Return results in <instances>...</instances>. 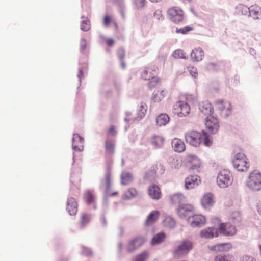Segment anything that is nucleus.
I'll list each match as a JSON object with an SVG mask.
<instances>
[{
  "mask_svg": "<svg viewBox=\"0 0 261 261\" xmlns=\"http://www.w3.org/2000/svg\"><path fill=\"white\" fill-rule=\"evenodd\" d=\"M185 137L186 142L194 147H198L201 143L206 146L212 144L209 135L204 131L191 130L185 134Z\"/></svg>",
  "mask_w": 261,
  "mask_h": 261,
  "instance_id": "nucleus-1",
  "label": "nucleus"
},
{
  "mask_svg": "<svg viewBox=\"0 0 261 261\" xmlns=\"http://www.w3.org/2000/svg\"><path fill=\"white\" fill-rule=\"evenodd\" d=\"M247 187L251 190L258 191L261 190V173L253 171L248 176L246 182Z\"/></svg>",
  "mask_w": 261,
  "mask_h": 261,
  "instance_id": "nucleus-2",
  "label": "nucleus"
},
{
  "mask_svg": "<svg viewBox=\"0 0 261 261\" xmlns=\"http://www.w3.org/2000/svg\"><path fill=\"white\" fill-rule=\"evenodd\" d=\"M232 163L234 168L241 172L247 171L250 166L247 158L243 153L236 154L233 159Z\"/></svg>",
  "mask_w": 261,
  "mask_h": 261,
  "instance_id": "nucleus-3",
  "label": "nucleus"
},
{
  "mask_svg": "<svg viewBox=\"0 0 261 261\" xmlns=\"http://www.w3.org/2000/svg\"><path fill=\"white\" fill-rule=\"evenodd\" d=\"M232 182V174L230 171L223 169L219 172L217 178V183L219 187H227L231 184Z\"/></svg>",
  "mask_w": 261,
  "mask_h": 261,
  "instance_id": "nucleus-4",
  "label": "nucleus"
},
{
  "mask_svg": "<svg viewBox=\"0 0 261 261\" xmlns=\"http://www.w3.org/2000/svg\"><path fill=\"white\" fill-rule=\"evenodd\" d=\"M192 243L189 240H184L173 252L174 257H181L188 253L192 248Z\"/></svg>",
  "mask_w": 261,
  "mask_h": 261,
  "instance_id": "nucleus-5",
  "label": "nucleus"
},
{
  "mask_svg": "<svg viewBox=\"0 0 261 261\" xmlns=\"http://www.w3.org/2000/svg\"><path fill=\"white\" fill-rule=\"evenodd\" d=\"M173 112L178 117L186 116L190 112V106L187 102L178 101L173 105Z\"/></svg>",
  "mask_w": 261,
  "mask_h": 261,
  "instance_id": "nucleus-6",
  "label": "nucleus"
},
{
  "mask_svg": "<svg viewBox=\"0 0 261 261\" xmlns=\"http://www.w3.org/2000/svg\"><path fill=\"white\" fill-rule=\"evenodd\" d=\"M169 19L175 23H179L184 19L183 11L177 7H173L168 10Z\"/></svg>",
  "mask_w": 261,
  "mask_h": 261,
  "instance_id": "nucleus-7",
  "label": "nucleus"
},
{
  "mask_svg": "<svg viewBox=\"0 0 261 261\" xmlns=\"http://www.w3.org/2000/svg\"><path fill=\"white\" fill-rule=\"evenodd\" d=\"M164 171V166L161 164H153L146 173L145 177L148 179H153L156 176L163 174Z\"/></svg>",
  "mask_w": 261,
  "mask_h": 261,
  "instance_id": "nucleus-8",
  "label": "nucleus"
},
{
  "mask_svg": "<svg viewBox=\"0 0 261 261\" xmlns=\"http://www.w3.org/2000/svg\"><path fill=\"white\" fill-rule=\"evenodd\" d=\"M205 217L200 214L193 215L189 217L188 222L193 227H201L205 223Z\"/></svg>",
  "mask_w": 261,
  "mask_h": 261,
  "instance_id": "nucleus-9",
  "label": "nucleus"
},
{
  "mask_svg": "<svg viewBox=\"0 0 261 261\" xmlns=\"http://www.w3.org/2000/svg\"><path fill=\"white\" fill-rule=\"evenodd\" d=\"M219 230L221 233L225 236H232L237 232L236 227L229 223H220Z\"/></svg>",
  "mask_w": 261,
  "mask_h": 261,
  "instance_id": "nucleus-10",
  "label": "nucleus"
},
{
  "mask_svg": "<svg viewBox=\"0 0 261 261\" xmlns=\"http://www.w3.org/2000/svg\"><path fill=\"white\" fill-rule=\"evenodd\" d=\"M145 242V239L141 236H137L132 239L128 243L127 249L132 252L141 247Z\"/></svg>",
  "mask_w": 261,
  "mask_h": 261,
  "instance_id": "nucleus-11",
  "label": "nucleus"
},
{
  "mask_svg": "<svg viewBox=\"0 0 261 261\" xmlns=\"http://www.w3.org/2000/svg\"><path fill=\"white\" fill-rule=\"evenodd\" d=\"M201 182L199 176L196 175H190L185 178V188L190 190L198 186Z\"/></svg>",
  "mask_w": 261,
  "mask_h": 261,
  "instance_id": "nucleus-12",
  "label": "nucleus"
},
{
  "mask_svg": "<svg viewBox=\"0 0 261 261\" xmlns=\"http://www.w3.org/2000/svg\"><path fill=\"white\" fill-rule=\"evenodd\" d=\"M216 107L220 110L222 115L227 116L231 112V106L229 102L218 100L216 102Z\"/></svg>",
  "mask_w": 261,
  "mask_h": 261,
  "instance_id": "nucleus-13",
  "label": "nucleus"
},
{
  "mask_svg": "<svg viewBox=\"0 0 261 261\" xmlns=\"http://www.w3.org/2000/svg\"><path fill=\"white\" fill-rule=\"evenodd\" d=\"M205 126L207 130L211 133H217L219 128V124L217 119L213 116L206 117Z\"/></svg>",
  "mask_w": 261,
  "mask_h": 261,
  "instance_id": "nucleus-14",
  "label": "nucleus"
},
{
  "mask_svg": "<svg viewBox=\"0 0 261 261\" xmlns=\"http://www.w3.org/2000/svg\"><path fill=\"white\" fill-rule=\"evenodd\" d=\"M84 139L78 134H74L72 138V148L77 151H83L84 149Z\"/></svg>",
  "mask_w": 261,
  "mask_h": 261,
  "instance_id": "nucleus-15",
  "label": "nucleus"
},
{
  "mask_svg": "<svg viewBox=\"0 0 261 261\" xmlns=\"http://www.w3.org/2000/svg\"><path fill=\"white\" fill-rule=\"evenodd\" d=\"M193 206L189 204L183 203L177 208V213L181 218H185L189 213L193 211Z\"/></svg>",
  "mask_w": 261,
  "mask_h": 261,
  "instance_id": "nucleus-16",
  "label": "nucleus"
},
{
  "mask_svg": "<svg viewBox=\"0 0 261 261\" xmlns=\"http://www.w3.org/2000/svg\"><path fill=\"white\" fill-rule=\"evenodd\" d=\"M66 210L70 215H75L77 212L78 205L75 198L70 197L67 201Z\"/></svg>",
  "mask_w": 261,
  "mask_h": 261,
  "instance_id": "nucleus-17",
  "label": "nucleus"
},
{
  "mask_svg": "<svg viewBox=\"0 0 261 261\" xmlns=\"http://www.w3.org/2000/svg\"><path fill=\"white\" fill-rule=\"evenodd\" d=\"M215 203L214 195L211 193H205L201 199V203L204 208L212 207Z\"/></svg>",
  "mask_w": 261,
  "mask_h": 261,
  "instance_id": "nucleus-18",
  "label": "nucleus"
},
{
  "mask_svg": "<svg viewBox=\"0 0 261 261\" xmlns=\"http://www.w3.org/2000/svg\"><path fill=\"white\" fill-rule=\"evenodd\" d=\"M218 232L214 227H207L200 232V236L202 238L209 239L218 236Z\"/></svg>",
  "mask_w": 261,
  "mask_h": 261,
  "instance_id": "nucleus-19",
  "label": "nucleus"
},
{
  "mask_svg": "<svg viewBox=\"0 0 261 261\" xmlns=\"http://www.w3.org/2000/svg\"><path fill=\"white\" fill-rule=\"evenodd\" d=\"M200 111L207 117L212 116L213 112L212 105L208 101H203L200 104Z\"/></svg>",
  "mask_w": 261,
  "mask_h": 261,
  "instance_id": "nucleus-20",
  "label": "nucleus"
},
{
  "mask_svg": "<svg viewBox=\"0 0 261 261\" xmlns=\"http://www.w3.org/2000/svg\"><path fill=\"white\" fill-rule=\"evenodd\" d=\"M160 212L158 211H152L147 217L144 224L146 226H150L154 224L159 219Z\"/></svg>",
  "mask_w": 261,
  "mask_h": 261,
  "instance_id": "nucleus-21",
  "label": "nucleus"
},
{
  "mask_svg": "<svg viewBox=\"0 0 261 261\" xmlns=\"http://www.w3.org/2000/svg\"><path fill=\"white\" fill-rule=\"evenodd\" d=\"M158 71L157 68L154 67L153 68L146 67L141 71V76L143 79L148 80L151 77H153V75H156Z\"/></svg>",
  "mask_w": 261,
  "mask_h": 261,
  "instance_id": "nucleus-22",
  "label": "nucleus"
},
{
  "mask_svg": "<svg viewBox=\"0 0 261 261\" xmlns=\"http://www.w3.org/2000/svg\"><path fill=\"white\" fill-rule=\"evenodd\" d=\"M232 248L231 243H224L217 244L211 247V250L217 252H226Z\"/></svg>",
  "mask_w": 261,
  "mask_h": 261,
  "instance_id": "nucleus-23",
  "label": "nucleus"
},
{
  "mask_svg": "<svg viewBox=\"0 0 261 261\" xmlns=\"http://www.w3.org/2000/svg\"><path fill=\"white\" fill-rule=\"evenodd\" d=\"M148 193L149 196L153 199L158 200L161 196L160 188L155 185H152L148 187Z\"/></svg>",
  "mask_w": 261,
  "mask_h": 261,
  "instance_id": "nucleus-24",
  "label": "nucleus"
},
{
  "mask_svg": "<svg viewBox=\"0 0 261 261\" xmlns=\"http://www.w3.org/2000/svg\"><path fill=\"white\" fill-rule=\"evenodd\" d=\"M167 94L168 91L166 89H158L153 93L152 99L155 102H160L163 100Z\"/></svg>",
  "mask_w": 261,
  "mask_h": 261,
  "instance_id": "nucleus-25",
  "label": "nucleus"
},
{
  "mask_svg": "<svg viewBox=\"0 0 261 261\" xmlns=\"http://www.w3.org/2000/svg\"><path fill=\"white\" fill-rule=\"evenodd\" d=\"M172 146L174 150L177 152H182L186 149V145L182 140L174 138L172 141Z\"/></svg>",
  "mask_w": 261,
  "mask_h": 261,
  "instance_id": "nucleus-26",
  "label": "nucleus"
},
{
  "mask_svg": "<svg viewBox=\"0 0 261 261\" xmlns=\"http://www.w3.org/2000/svg\"><path fill=\"white\" fill-rule=\"evenodd\" d=\"M186 198L185 196L180 193L174 194L170 197V201L171 204L178 205V206L184 203Z\"/></svg>",
  "mask_w": 261,
  "mask_h": 261,
  "instance_id": "nucleus-27",
  "label": "nucleus"
},
{
  "mask_svg": "<svg viewBox=\"0 0 261 261\" xmlns=\"http://www.w3.org/2000/svg\"><path fill=\"white\" fill-rule=\"evenodd\" d=\"M101 184L105 187L106 191L108 192L111 187L112 184V174L109 169L105 174L104 178L101 181Z\"/></svg>",
  "mask_w": 261,
  "mask_h": 261,
  "instance_id": "nucleus-28",
  "label": "nucleus"
},
{
  "mask_svg": "<svg viewBox=\"0 0 261 261\" xmlns=\"http://www.w3.org/2000/svg\"><path fill=\"white\" fill-rule=\"evenodd\" d=\"M121 183L123 185L130 184L133 180V174L128 172H123L120 175Z\"/></svg>",
  "mask_w": 261,
  "mask_h": 261,
  "instance_id": "nucleus-29",
  "label": "nucleus"
},
{
  "mask_svg": "<svg viewBox=\"0 0 261 261\" xmlns=\"http://www.w3.org/2000/svg\"><path fill=\"white\" fill-rule=\"evenodd\" d=\"M204 56V52L200 48H196L192 50L191 53V57L193 61H199L201 60Z\"/></svg>",
  "mask_w": 261,
  "mask_h": 261,
  "instance_id": "nucleus-30",
  "label": "nucleus"
},
{
  "mask_svg": "<svg viewBox=\"0 0 261 261\" xmlns=\"http://www.w3.org/2000/svg\"><path fill=\"white\" fill-rule=\"evenodd\" d=\"M163 223L164 227L168 229H173L176 226L175 220L170 216H165Z\"/></svg>",
  "mask_w": 261,
  "mask_h": 261,
  "instance_id": "nucleus-31",
  "label": "nucleus"
},
{
  "mask_svg": "<svg viewBox=\"0 0 261 261\" xmlns=\"http://www.w3.org/2000/svg\"><path fill=\"white\" fill-rule=\"evenodd\" d=\"M169 120L170 118L167 114H161L157 117L156 122L159 126H162L167 124L169 122Z\"/></svg>",
  "mask_w": 261,
  "mask_h": 261,
  "instance_id": "nucleus-32",
  "label": "nucleus"
},
{
  "mask_svg": "<svg viewBox=\"0 0 261 261\" xmlns=\"http://www.w3.org/2000/svg\"><path fill=\"white\" fill-rule=\"evenodd\" d=\"M84 199L88 204H92L95 202V197L91 191L87 190L84 193Z\"/></svg>",
  "mask_w": 261,
  "mask_h": 261,
  "instance_id": "nucleus-33",
  "label": "nucleus"
},
{
  "mask_svg": "<svg viewBox=\"0 0 261 261\" xmlns=\"http://www.w3.org/2000/svg\"><path fill=\"white\" fill-rule=\"evenodd\" d=\"M164 139L162 137L158 136H152L151 138V144L156 148H159L163 145Z\"/></svg>",
  "mask_w": 261,
  "mask_h": 261,
  "instance_id": "nucleus-34",
  "label": "nucleus"
},
{
  "mask_svg": "<svg viewBox=\"0 0 261 261\" xmlns=\"http://www.w3.org/2000/svg\"><path fill=\"white\" fill-rule=\"evenodd\" d=\"M166 237V235L163 232H160L155 234L151 240L152 245L159 244L164 241Z\"/></svg>",
  "mask_w": 261,
  "mask_h": 261,
  "instance_id": "nucleus-35",
  "label": "nucleus"
},
{
  "mask_svg": "<svg viewBox=\"0 0 261 261\" xmlns=\"http://www.w3.org/2000/svg\"><path fill=\"white\" fill-rule=\"evenodd\" d=\"M91 216L87 213H83L81 214L80 226L81 228L85 227L90 221Z\"/></svg>",
  "mask_w": 261,
  "mask_h": 261,
  "instance_id": "nucleus-36",
  "label": "nucleus"
},
{
  "mask_svg": "<svg viewBox=\"0 0 261 261\" xmlns=\"http://www.w3.org/2000/svg\"><path fill=\"white\" fill-rule=\"evenodd\" d=\"M250 15L254 19H258L260 15V8L256 6H252L250 7Z\"/></svg>",
  "mask_w": 261,
  "mask_h": 261,
  "instance_id": "nucleus-37",
  "label": "nucleus"
},
{
  "mask_svg": "<svg viewBox=\"0 0 261 261\" xmlns=\"http://www.w3.org/2000/svg\"><path fill=\"white\" fill-rule=\"evenodd\" d=\"M105 149L109 153H114L115 149L114 141L111 139H107L105 142Z\"/></svg>",
  "mask_w": 261,
  "mask_h": 261,
  "instance_id": "nucleus-38",
  "label": "nucleus"
},
{
  "mask_svg": "<svg viewBox=\"0 0 261 261\" xmlns=\"http://www.w3.org/2000/svg\"><path fill=\"white\" fill-rule=\"evenodd\" d=\"M137 195V191L136 189L130 188L124 192L123 197L125 199H131L136 197Z\"/></svg>",
  "mask_w": 261,
  "mask_h": 261,
  "instance_id": "nucleus-39",
  "label": "nucleus"
},
{
  "mask_svg": "<svg viewBox=\"0 0 261 261\" xmlns=\"http://www.w3.org/2000/svg\"><path fill=\"white\" fill-rule=\"evenodd\" d=\"M148 86L149 88H152L161 83L160 78L156 76V75H153V77L148 79Z\"/></svg>",
  "mask_w": 261,
  "mask_h": 261,
  "instance_id": "nucleus-40",
  "label": "nucleus"
},
{
  "mask_svg": "<svg viewBox=\"0 0 261 261\" xmlns=\"http://www.w3.org/2000/svg\"><path fill=\"white\" fill-rule=\"evenodd\" d=\"M83 19L81 22V29L84 31H87L90 28V21L87 18L83 17Z\"/></svg>",
  "mask_w": 261,
  "mask_h": 261,
  "instance_id": "nucleus-41",
  "label": "nucleus"
},
{
  "mask_svg": "<svg viewBox=\"0 0 261 261\" xmlns=\"http://www.w3.org/2000/svg\"><path fill=\"white\" fill-rule=\"evenodd\" d=\"M214 261H232L231 258L228 255H217Z\"/></svg>",
  "mask_w": 261,
  "mask_h": 261,
  "instance_id": "nucleus-42",
  "label": "nucleus"
},
{
  "mask_svg": "<svg viewBox=\"0 0 261 261\" xmlns=\"http://www.w3.org/2000/svg\"><path fill=\"white\" fill-rule=\"evenodd\" d=\"M173 56L175 58H186V53L181 49H177L173 53Z\"/></svg>",
  "mask_w": 261,
  "mask_h": 261,
  "instance_id": "nucleus-43",
  "label": "nucleus"
},
{
  "mask_svg": "<svg viewBox=\"0 0 261 261\" xmlns=\"http://www.w3.org/2000/svg\"><path fill=\"white\" fill-rule=\"evenodd\" d=\"M231 219L234 223L241 221L242 216L240 213L238 211L233 212L231 216Z\"/></svg>",
  "mask_w": 261,
  "mask_h": 261,
  "instance_id": "nucleus-44",
  "label": "nucleus"
},
{
  "mask_svg": "<svg viewBox=\"0 0 261 261\" xmlns=\"http://www.w3.org/2000/svg\"><path fill=\"white\" fill-rule=\"evenodd\" d=\"M193 28L192 27L186 26L182 28L177 29L176 32L177 33H181L182 34H186L188 32L193 30Z\"/></svg>",
  "mask_w": 261,
  "mask_h": 261,
  "instance_id": "nucleus-45",
  "label": "nucleus"
},
{
  "mask_svg": "<svg viewBox=\"0 0 261 261\" xmlns=\"http://www.w3.org/2000/svg\"><path fill=\"white\" fill-rule=\"evenodd\" d=\"M146 107L147 106L146 105L143 104H141L139 106L138 114L141 118L145 116L146 113Z\"/></svg>",
  "mask_w": 261,
  "mask_h": 261,
  "instance_id": "nucleus-46",
  "label": "nucleus"
},
{
  "mask_svg": "<svg viewBox=\"0 0 261 261\" xmlns=\"http://www.w3.org/2000/svg\"><path fill=\"white\" fill-rule=\"evenodd\" d=\"M148 256V254L146 252H143L136 256L135 261H145Z\"/></svg>",
  "mask_w": 261,
  "mask_h": 261,
  "instance_id": "nucleus-47",
  "label": "nucleus"
},
{
  "mask_svg": "<svg viewBox=\"0 0 261 261\" xmlns=\"http://www.w3.org/2000/svg\"><path fill=\"white\" fill-rule=\"evenodd\" d=\"M112 21V17L110 15H106L103 19V24L105 27H109Z\"/></svg>",
  "mask_w": 261,
  "mask_h": 261,
  "instance_id": "nucleus-48",
  "label": "nucleus"
},
{
  "mask_svg": "<svg viewBox=\"0 0 261 261\" xmlns=\"http://www.w3.org/2000/svg\"><path fill=\"white\" fill-rule=\"evenodd\" d=\"M239 10L241 11V13L243 15L247 14L248 12L249 13L250 11V8H248V7L244 6V5H241L239 6Z\"/></svg>",
  "mask_w": 261,
  "mask_h": 261,
  "instance_id": "nucleus-49",
  "label": "nucleus"
},
{
  "mask_svg": "<svg viewBox=\"0 0 261 261\" xmlns=\"http://www.w3.org/2000/svg\"><path fill=\"white\" fill-rule=\"evenodd\" d=\"M117 54L120 60H122L125 55V50L123 48H119L117 50Z\"/></svg>",
  "mask_w": 261,
  "mask_h": 261,
  "instance_id": "nucleus-50",
  "label": "nucleus"
},
{
  "mask_svg": "<svg viewBox=\"0 0 261 261\" xmlns=\"http://www.w3.org/2000/svg\"><path fill=\"white\" fill-rule=\"evenodd\" d=\"M145 0H135V4L137 8H142L145 4Z\"/></svg>",
  "mask_w": 261,
  "mask_h": 261,
  "instance_id": "nucleus-51",
  "label": "nucleus"
},
{
  "mask_svg": "<svg viewBox=\"0 0 261 261\" xmlns=\"http://www.w3.org/2000/svg\"><path fill=\"white\" fill-rule=\"evenodd\" d=\"M82 253L83 254L87 256H90L92 255V252L91 250L89 248L87 247H83Z\"/></svg>",
  "mask_w": 261,
  "mask_h": 261,
  "instance_id": "nucleus-52",
  "label": "nucleus"
},
{
  "mask_svg": "<svg viewBox=\"0 0 261 261\" xmlns=\"http://www.w3.org/2000/svg\"><path fill=\"white\" fill-rule=\"evenodd\" d=\"M186 102L193 103L196 100V98L194 96L191 94L187 95L186 96Z\"/></svg>",
  "mask_w": 261,
  "mask_h": 261,
  "instance_id": "nucleus-53",
  "label": "nucleus"
},
{
  "mask_svg": "<svg viewBox=\"0 0 261 261\" xmlns=\"http://www.w3.org/2000/svg\"><path fill=\"white\" fill-rule=\"evenodd\" d=\"M108 135H111L112 136H115L117 134L115 127L114 126H111L107 131Z\"/></svg>",
  "mask_w": 261,
  "mask_h": 261,
  "instance_id": "nucleus-54",
  "label": "nucleus"
},
{
  "mask_svg": "<svg viewBox=\"0 0 261 261\" xmlns=\"http://www.w3.org/2000/svg\"><path fill=\"white\" fill-rule=\"evenodd\" d=\"M87 47L86 40L85 39H82L80 41V48L81 50H84Z\"/></svg>",
  "mask_w": 261,
  "mask_h": 261,
  "instance_id": "nucleus-55",
  "label": "nucleus"
},
{
  "mask_svg": "<svg viewBox=\"0 0 261 261\" xmlns=\"http://www.w3.org/2000/svg\"><path fill=\"white\" fill-rule=\"evenodd\" d=\"M191 75L194 78H196L198 76V72L197 70L195 67H192L190 70Z\"/></svg>",
  "mask_w": 261,
  "mask_h": 261,
  "instance_id": "nucleus-56",
  "label": "nucleus"
},
{
  "mask_svg": "<svg viewBox=\"0 0 261 261\" xmlns=\"http://www.w3.org/2000/svg\"><path fill=\"white\" fill-rule=\"evenodd\" d=\"M242 261H256V259L252 256L244 255L243 256Z\"/></svg>",
  "mask_w": 261,
  "mask_h": 261,
  "instance_id": "nucleus-57",
  "label": "nucleus"
},
{
  "mask_svg": "<svg viewBox=\"0 0 261 261\" xmlns=\"http://www.w3.org/2000/svg\"><path fill=\"white\" fill-rule=\"evenodd\" d=\"M106 42L107 45L109 46H113L115 42L114 40L112 38L107 39L106 40Z\"/></svg>",
  "mask_w": 261,
  "mask_h": 261,
  "instance_id": "nucleus-58",
  "label": "nucleus"
},
{
  "mask_svg": "<svg viewBox=\"0 0 261 261\" xmlns=\"http://www.w3.org/2000/svg\"><path fill=\"white\" fill-rule=\"evenodd\" d=\"M186 158L189 161H191V160H198L197 156L193 154H188Z\"/></svg>",
  "mask_w": 261,
  "mask_h": 261,
  "instance_id": "nucleus-59",
  "label": "nucleus"
},
{
  "mask_svg": "<svg viewBox=\"0 0 261 261\" xmlns=\"http://www.w3.org/2000/svg\"><path fill=\"white\" fill-rule=\"evenodd\" d=\"M121 66L122 68L123 69H124L125 68V63H124V62H123V61L121 62Z\"/></svg>",
  "mask_w": 261,
  "mask_h": 261,
  "instance_id": "nucleus-60",
  "label": "nucleus"
},
{
  "mask_svg": "<svg viewBox=\"0 0 261 261\" xmlns=\"http://www.w3.org/2000/svg\"><path fill=\"white\" fill-rule=\"evenodd\" d=\"M257 211L261 215V206H258Z\"/></svg>",
  "mask_w": 261,
  "mask_h": 261,
  "instance_id": "nucleus-61",
  "label": "nucleus"
},
{
  "mask_svg": "<svg viewBox=\"0 0 261 261\" xmlns=\"http://www.w3.org/2000/svg\"><path fill=\"white\" fill-rule=\"evenodd\" d=\"M120 13H121V15H122V16L123 17H124V12H123V11H121L120 12Z\"/></svg>",
  "mask_w": 261,
  "mask_h": 261,
  "instance_id": "nucleus-62",
  "label": "nucleus"
},
{
  "mask_svg": "<svg viewBox=\"0 0 261 261\" xmlns=\"http://www.w3.org/2000/svg\"><path fill=\"white\" fill-rule=\"evenodd\" d=\"M150 1L152 2H158L159 1H160L161 0H150Z\"/></svg>",
  "mask_w": 261,
  "mask_h": 261,
  "instance_id": "nucleus-63",
  "label": "nucleus"
},
{
  "mask_svg": "<svg viewBox=\"0 0 261 261\" xmlns=\"http://www.w3.org/2000/svg\"><path fill=\"white\" fill-rule=\"evenodd\" d=\"M58 261H64V260H62L61 258H59L58 259Z\"/></svg>",
  "mask_w": 261,
  "mask_h": 261,
  "instance_id": "nucleus-64",
  "label": "nucleus"
}]
</instances>
